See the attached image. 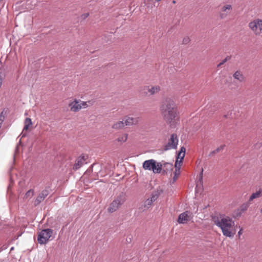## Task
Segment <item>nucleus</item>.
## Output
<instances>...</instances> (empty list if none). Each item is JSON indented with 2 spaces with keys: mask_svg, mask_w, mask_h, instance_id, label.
Returning <instances> with one entry per match:
<instances>
[{
  "mask_svg": "<svg viewBox=\"0 0 262 262\" xmlns=\"http://www.w3.org/2000/svg\"><path fill=\"white\" fill-rule=\"evenodd\" d=\"M214 224L220 228L224 236L228 237H233L234 233H232L231 229L234 225V221L225 214H220L212 217Z\"/></svg>",
  "mask_w": 262,
  "mask_h": 262,
  "instance_id": "f257e3e1",
  "label": "nucleus"
},
{
  "mask_svg": "<svg viewBox=\"0 0 262 262\" xmlns=\"http://www.w3.org/2000/svg\"><path fill=\"white\" fill-rule=\"evenodd\" d=\"M161 111L164 119L171 123L177 117V107L174 101L170 99H167L161 105Z\"/></svg>",
  "mask_w": 262,
  "mask_h": 262,
  "instance_id": "f03ea898",
  "label": "nucleus"
},
{
  "mask_svg": "<svg viewBox=\"0 0 262 262\" xmlns=\"http://www.w3.org/2000/svg\"><path fill=\"white\" fill-rule=\"evenodd\" d=\"M126 199V194L124 192L120 193L110 204L109 207L107 208V211L110 213H113L117 211L124 204Z\"/></svg>",
  "mask_w": 262,
  "mask_h": 262,
  "instance_id": "7ed1b4c3",
  "label": "nucleus"
},
{
  "mask_svg": "<svg viewBox=\"0 0 262 262\" xmlns=\"http://www.w3.org/2000/svg\"><path fill=\"white\" fill-rule=\"evenodd\" d=\"M143 168L145 170H152L155 173H160L162 172V162L157 163L154 159L146 160L143 163Z\"/></svg>",
  "mask_w": 262,
  "mask_h": 262,
  "instance_id": "20e7f679",
  "label": "nucleus"
},
{
  "mask_svg": "<svg viewBox=\"0 0 262 262\" xmlns=\"http://www.w3.org/2000/svg\"><path fill=\"white\" fill-rule=\"evenodd\" d=\"M159 195L160 191L159 190L152 192L150 196L145 201L144 204L139 208V209L141 211H144L148 209L152 205L153 202L157 200Z\"/></svg>",
  "mask_w": 262,
  "mask_h": 262,
  "instance_id": "39448f33",
  "label": "nucleus"
},
{
  "mask_svg": "<svg viewBox=\"0 0 262 262\" xmlns=\"http://www.w3.org/2000/svg\"><path fill=\"white\" fill-rule=\"evenodd\" d=\"M53 233L52 230L46 229L42 230L38 235L37 241L40 244H45L49 239Z\"/></svg>",
  "mask_w": 262,
  "mask_h": 262,
  "instance_id": "423d86ee",
  "label": "nucleus"
},
{
  "mask_svg": "<svg viewBox=\"0 0 262 262\" xmlns=\"http://www.w3.org/2000/svg\"><path fill=\"white\" fill-rule=\"evenodd\" d=\"M249 27L256 35L260 34L262 30V19H254L249 24Z\"/></svg>",
  "mask_w": 262,
  "mask_h": 262,
  "instance_id": "0eeeda50",
  "label": "nucleus"
},
{
  "mask_svg": "<svg viewBox=\"0 0 262 262\" xmlns=\"http://www.w3.org/2000/svg\"><path fill=\"white\" fill-rule=\"evenodd\" d=\"M178 139L176 134H172L170 136V139L168 142L164 146L163 150L167 151L171 149H176L178 144Z\"/></svg>",
  "mask_w": 262,
  "mask_h": 262,
  "instance_id": "6e6552de",
  "label": "nucleus"
},
{
  "mask_svg": "<svg viewBox=\"0 0 262 262\" xmlns=\"http://www.w3.org/2000/svg\"><path fill=\"white\" fill-rule=\"evenodd\" d=\"M191 213L186 211L181 213L178 217V222L179 224H185L191 219Z\"/></svg>",
  "mask_w": 262,
  "mask_h": 262,
  "instance_id": "1a4fd4ad",
  "label": "nucleus"
},
{
  "mask_svg": "<svg viewBox=\"0 0 262 262\" xmlns=\"http://www.w3.org/2000/svg\"><path fill=\"white\" fill-rule=\"evenodd\" d=\"M88 158L86 155H81L76 160L75 163L74 165L73 169L75 170L78 169L81 167L84 163H86V160Z\"/></svg>",
  "mask_w": 262,
  "mask_h": 262,
  "instance_id": "9d476101",
  "label": "nucleus"
},
{
  "mask_svg": "<svg viewBox=\"0 0 262 262\" xmlns=\"http://www.w3.org/2000/svg\"><path fill=\"white\" fill-rule=\"evenodd\" d=\"M49 194V191L48 190H43L36 198L34 201V205L35 206L38 205Z\"/></svg>",
  "mask_w": 262,
  "mask_h": 262,
  "instance_id": "9b49d317",
  "label": "nucleus"
},
{
  "mask_svg": "<svg viewBox=\"0 0 262 262\" xmlns=\"http://www.w3.org/2000/svg\"><path fill=\"white\" fill-rule=\"evenodd\" d=\"M123 121L125 125L130 126L137 124L139 121V118L127 116L124 118Z\"/></svg>",
  "mask_w": 262,
  "mask_h": 262,
  "instance_id": "f8f14e48",
  "label": "nucleus"
},
{
  "mask_svg": "<svg viewBox=\"0 0 262 262\" xmlns=\"http://www.w3.org/2000/svg\"><path fill=\"white\" fill-rule=\"evenodd\" d=\"M232 9L231 5H226L223 6L221 9L220 16L221 18H225L229 13V11Z\"/></svg>",
  "mask_w": 262,
  "mask_h": 262,
  "instance_id": "ddd939ff",
  "label": "nucleus"
},
{
  "mask_svg": "<svg viewBox=\"0 0 262 262\" xmlns=\"http://www.w3.org/2000/svg\"><path fill=\"white\" fill-rule=\"evenodd\" d=\"M162 171L163 173H167L173 169V165L172 163L164 162L162 161Z\"/></svg>",
  "mask_w": 262,
  "mask_h": 262,
  "instance_id": "4468645a",
  "label": "nucleus"
},
{
  "mask_svg": "<svg viewBox=\"0 0 262 262\" xmlns=\"http://www.w3.org/2000/svg\"><path fill=\"white\" fill-rule=\"evenodd\" d=\"M249 206V204L248 203L243 204L240 207L236 210L235 212L236 216H240L244 212L247 210Z\"/></svg>",
  "mask_w": 262,
  "mask_h": 262,
  "instance_id": "2eb2a0df",
  "label": "nucleus"
},
{
  "mask_svg": "<svg viewBox=\"0 0 262 262\" xmlns=\"http://www.w3.org/2000/svg\"><path fill=\"white\" fill-rule=\"evenodd\" d=\"M69 105L71 106V110L75 112H78L82 108V106H80V103H79V102L76 100L72 102Z\"/></svg>",
  "mask_w": 262,
  "mask_h": 262,
  "instance_id": "dca6fc26",
  "label": "nucleus"
},
{
  "mask_svg": "<svg viewBox=\"0 0 262 262\" xmlns=\"http://www.w3.org/2000/svg\"><path fill=\"white\" fill-rule=\"evenodd\" d=\"M146 89L147 90V92H146V94H149V95H153L160 91V87L158 85L152 86L151 88L147 86Z\"/></svg>",
  "mask_w": 262,
  "mask_h": 262,
  "instance_id": "f3484780",
  "label": "nucleus"
},
{
  "mask_svg": "<svg viewBox=\"0 0 262 262\" xmlns=\"http://www.w3.org/2000/svg\"><path fill=\"white\" fill-rule=\"evenodd\" d=\"M262 196V188H260L255 192L253 193L249 198V201H251L254 199L259 198Z\"/></svg>",
  "mask_w": 262,
  "mask_h": 262,
  "instance_id": "a211bd4d",
  "label": "nucleus"
},
{
  "mask_svg": "<svg viewBox=\"0 0 262 262\" xmlns=\"http://www.w3.org/2000/svg\"><path fill=\"white\" fill-rule=\"evenodd\" d=\"M125 124L123 120L122 121H119L115 123L112 125V128L115 129H120L124 127Z\"/></svg>",
  "mask_w": 262,
  "mask_h": 262,
  "instance_id": "6ab92c4d",
  "label": "nucleus"
},
{
  "mask_svg": "<svg viewBox=\"0 0 262 262\" xmlns=\"http://www.w3.org/2000/svg\"><path fill=\"white\" fill-rule=\"evenodd\" d=\"M233 77L238 80L240 82H243L245 80V77L239 71H236L233 75Z\"/></svg>",
  "mask_w": 262,
  "mask_h": 262,
  "instance_id": "aec40b11",
  "label": "nucleus"
},
{
  "mask_svg": "<svg viewBox=\"0 0 262 262\" xmlns=\"http://www.w3.org/2000/svg\"><path fill=\"white\" fill-rule=\"evenodd\" d=\"M225 147V145H222L217 147L215 150L211 151L208 155V157H213L216 153L223 150Z\"/></svg>",
  "mask_w": 262,
  "mask_h": 262,
  "instance_id": "412c9836",
  "label": "nucleus"
},
{
  "mask_svg": "<svg viewBox=\"0 0 262 262\" xmlns=\"http://www.w3.org/2000/svg\"><path fill=\"white\" fill-rule=\"evenodd\" d=\"M24 123L25 125L23 128V131L27 130L29 126L32 124L31 119L29 118H26Z\"/></svg>",
  "mask_w": 262,
  "mask_h": 262,
  "instance_id": "4be33fe9",
  "label": "nucleus"
},
{
  "mask_svg": "<svg viewBox=\"0 0 262 262\" xmlns=\"http://www.w3.org/2000/svg\"><path fill=\"white\" fill-rule=\"evenodd\" d=\"M182 155H179V152L178 153V156H177V157H177V161H176V162L175 163V167H176V169H178V170H179L180 169V165L178 166V163H178V159H180V160L179 161V164L180 163H182L183 160H181Z\"/></svg>",
  "mask_w": 262,
  "mask_h": 262,
  "instance_id": "5701e85b",
  "label": "nucleus"
},
{
  "mask_svg": "<svg viewBox=\"0 0 262 262\" xmlns=\"http://www.w3.org/2000/svg\"><path fill=\"white\" fill-rule=\"evenodd\" d=\"M80 106H82V108H85L90 105H92V103L89 101L88 102L81 101L80 103Z\"/></svg>",
  "mask_w": 262,
  "mask_h": 262,
  "instance_id": "b1692460",
  "label": "nucleus"
},
{
  "mask_svg": "<svg viewBox=\"0 0 262 262\" xmlns=\"http://www.w3.org/2000/svg\"><path fill=\"white\" fill-rule=\"evenodd\" d=\"M203 169H202V170L200 174L199 180L197 182V185H196L197 187L199 186V185H202L203 184Z\"/></svg>",
  "mask_w": 262,
  "mask_h": 262,
  "instance_id": "393cba45",
  "label": "nucleus"
},
{
  "mask_svg": "<svg viewBox=\"0 0 262 262\" xmlns=\"http://www.w3.org/2000/svg\"><path fill=\"white\" fill-rule=\"evenodd\" d=\"M127 139V134H124L123 136L118 137L117 140L118 142H125Z\"/></svg>",
  "mask_w": 262,
  "mask_h": 262,
  "instance_id": "a878e982",
  "label": "nucleus"
},
{
  "mask_svg": "<svg viewBox=\"0 0 262 262\" xmlns=\"http://www.w3.org/2000/svg\"><path fill=\"white\" fill-rule=\"evenodd\" d=\"M185 150H186L184 146H183L181 148L179 152V155H182V158H181V160H183V159H184V158L185 155Z\"/></svg>",
  "mask_w": 262,
  "mask_h": 262,
  "instance_id": "bb28decb",
  "label": "nucleus"
},
{
  "mask_svg": "<svg viewBox=\"0 0 262 262\" xmlns=\"http://www.w3.org/2000/svg\"><path fill=\"white\" fill-rule=\"evenodd\" d=\"M231 59L230 56H227L224 59H223L219 64H217V67H220L222 65L224 64L225 62Z\"/></svg>",
  "mask_w": 262,
  "mask_h": 262,
  "instance_id": "cd10ccee",
  "label": "nucleus"
},
{
  "mask_svg": "<svg viewBox=\"0 0 262 262\" xmlns=\"http://www.w3.org/2000/svg\"><path fill=\"white\" fill-rule=\"evenodd\" d=\"M34 193V190L33 189H30L28 190L25 194V196L27 198L29 196H31L33 195Z\"/></svg>",
  "mask_w": 262,
  "mask_h": 262,
  "instance_id": "c85d7f7f",
  "label": "nucleus"
},
{
  "mask_svg": "<svg viewBox=\"0 0 262 262\" xmlns=\"http://www.w3.org/2000/svg\"><path fill=\"white\" fill-rule=\"evenodd\" d=\"M190 41V39L188 37H185L183 38V44L186 45Z\"/></svg>",
  "mask_w": 262,
  "mask_h": 262,
  "instance_id": "c756f323",
  "label": "nucleus"
},
{
  "mask_svg": "<svg viewBox=\"0 0 262 262\" xmlns=\"http://www.w3.org/2000/svg\"><path fill=\"white\" fill-rule=\"evenodd\" d=\"M89 16V13H86L81 15V17L82 19H85Z\"/></svg>",
  "mask_w": 262,
  "mask_h": 262,
  "instance_id": "7c9ffc66",
  "label": "nucleus"
},
{
  "mask_svg": "<svg viewBox=\"0 0 262 262\" xmlns=\"http://www.w3.org/2000/svg\"><path fill=\"white\" fill-rule=\"evenodd\" d=\"M177 169H176L175 176H174V178H173L174 180H176V179H177V177H178V175L179 174V173H178V174H177Z\"/></svg>",
  "mask_w": 262,
  "mask_h": 262,
  "instance_id": "2f4dec72",
  "label": "nucleus"
},
{
  "mask_svg": "<svg viewBox=\"0 0 262 262\" xmlns=\"http://www.w3.org/2000/svg\"><path fill=\"white\" fill-rule=\"evenodd\" d=\"M243 233V230L242 229H240L239 231L238 232V235L239 236Z\"/></svg>",
  "mask_w": 262,
  "mask_h": 262,
  "instance_id": "473e14b6",
  "label": "nucleus"
},
{
  "mask_svg": "<svg viewBox=\"0 0 262 262\" xmlns=\"http://www.w3.org/2000/svg\"><path fill=\"white\" fill-rule=\"evenodd\" d=\"M126 241H127V242H128V243L130 242H131V238H130V237H129V238H127V239H126Z\"/></svg>",
  "mask_w": 262,
  "mask_h": 262,
  "instance_id": "72a5a7b5",
  "label": "nucleus"
},
{
  "mask_svg": "<svg viewBox=\"0 0 262 262\" xmlns=\"http://www.w3.org/2000/svg\"><path fill=\"white\" fill-rule=\"evenodd\" d=\"M21 135H22V137H25V135L23 134V133H21Z\"/></svg>",
  "mask_w": 262,
  "mask_h": 262,
  "instance_id": "f704fd0d",
  "label": "nucleus"
},
{
  "mask_svg": "<svg viewBox=\"0 0 262 262\" xmlns=\"http://www.w3.org/2000/svg\"><path fill=\"white\" fill-rule=\"evenodd\" d=\"M95 165V164H93L92 165V167H93Z\"/></svg>",
  "mask_w": 262,
  "mask_h": 262,
  "instance_id": "c9c22d12",
  "label": "nucleus"
},
{
  "mask_svg": "<svg viewBox=\"0 0 262 262\" xmlns=\"http://www.w3.org/2000/svg\"><path fill=\"white\" fill-rule=\"evenodd\" d=\"M13 250V247H12V248H11V250Z\"/></svg>",
  "mask_w": 262,
  "mask_h": 262,
  "instance_id": "e433bc0d",
  "label": "nucleus"
},
{
  "mask_svg": "<svg viewBox=\"0 0 262 262\" xmlns=\"http://www.w3.org/2000/svg\"><path fill=\"white\" fill-rule=\"evenodd\" d=\"M173 2V3H174V4L176 3V2H175L174 1H173V2Z\"/></svg>",
  "mask_w": 262,
  "mask_h": 262,
  "instance_id": "4c0bfd02",
  "label": "nucleus"
},
{
  "mask_svg": "<svg viewBox=\"0 0 262 262\" xmlns=\"http://www.w3.org/2000/svg\"><path fill=\"white\" fill-rule=\"evenodd\" d=\"M260 212L262 213V207H261V209L260 210Z\"/></svg>",
  "mask_w": 262,
  "mask_h": 262,
  "instance_id": "58836bf2",
  "label": "nucleus"
},
{
  "mask_svg": "<svg viewBox=\"0 0 262 262\" xmlns=\"http://www.w3.org/2000/svg\"><path fill=\"white\" fill-rule=\"evenodd\" d=\"M157 2L160 1L161 0H156Z\"/></svg>",
  "mask_w": 262,
  "mask_h": 262,
  "instance_id": "ea45409f",
  "label": "nucleus"
}]
</instances>
